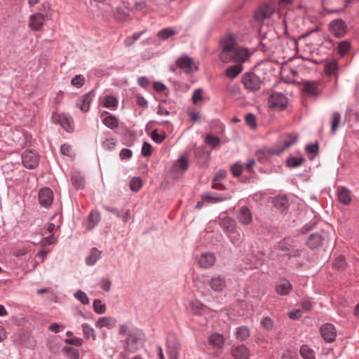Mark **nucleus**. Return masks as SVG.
<instances>
[{"label":"nucleus","instance_id":"nucleus-1","mask_svg":"<svg viewBox=\"0 0 359 359\" xmlns=\"http://www.w3.org/2000/svg\"><path fill=\"white\" fill-rule=\"evenodd\" d=\"M249 55V51L246 48L237 46L233 42H228L224 44L219 57L224 63L233 60L241 64L247 60Z\"/></svg>","mask_w":359,"mask_h":359},{"label":"nucleus","instance_id":"nucleus-54","mask_svg":"<svg viewBox=\"0 0 359 359\" xmlns=\"http://www.w3.org/2000/svg\"><path fill=\"white\" fill-rule=\"evenodd\" d=\"M243 167L240 163H236L231 166V172L234 177H239L243 171Z\"/></svg>","mask_w":359,"mask_h":359},{"label":"nucleus","instance_id":"nucleus-6","mask_svg":"<svg viewBox=\"0 0 359 359\" xmlns=\"http://www.w3.org/2000/svg\"><path fill=\"white\" fill-rule=\"evenodd\" d=\"M287 104V99L282 93H273L269 97V105L271 108L284 109Z\"/></svg>","mask_w":359,"mask_h":359},{"label":"nucleus","instance_id":"nucleus-5","mask_svg":"<svg viewBox=\"0 0 359 359\" xmlns=\"http://www.w3.org/2000/svg\"><path fill=\"white\" fill-rule=\"evenodd\" d=\"M218 224L226 235L236 233V229H238L236 222L230 217L219 216L218 218Z\"/></svg>","mask_w":359,"mask_h":359},{"label":"nucleus","instance_id":"nucleus-2","mask_svg":"<svg viewBox=\"0 0 359 359\" xmlns=\"http://www.w3.org/2000/svg\"><path fill=\"white\" fill-rule=\"evenodd\" d=\"M142 336V332L140 330L135 329L128 331V337L125 341V349L131 353L137 351V344L141 340Z\"/></svg>","mask_w":359,"mask_h":359},{"label":"nucleus","instance_id":"nucleus-21","mask_svg":"<svg viewBox=\"0 0 359 359\" xmlns=\"http://www.w3.org/2000/svg\"><path fill=\"white\" fill-rule=\"evenodd\" d=\"M324 238L320 233H312L309 237L306 245L311 249L315 250L322 245Z\"/></svg>","mask_w":359,"mask_h":359},{"label":"nucleus","instance_id":"nucleus-12","mask_svg":"<svg viewBox=\"0 0 359 359\" xmlns=\"http://www.w3.org/2000/svg\"><path fill=\"white\" fill-rule=\"evenodd\" d=\"M236 217L240 224L248 225L252 220V212L247 206H242L238 209Z\"/></svg>","mask_w":359,"mask_h":359},{"label":"nucleus","instance_id":"nucleus-60","mask_svg":"<svg viewBox=\"0 0 359 359\" xmlns=\"http://www.w3.org/2000/svg\"><path fill=\"white\" fill-rule=\"evenodd\" d=\"M100 285L103 290L108 292L110 290L111 281L109 278H102Z\"/></svg>","mask_w":359,"mask_h":359},{"label":"nucleus","instance_id":"nucleus-45","mask_svg":"<svg viewBox=\"0 0 359 359\" xmlns=\"http://www.w3.org/2000/svg\"><path fill=\"white\" fill-rule=\"evenodd\" d=\"M93 309L97 313L102 314L106 311V306L102 303L101 300L96 299L93 302Z\"/></svg>","mask_w":359,"mask_h":359},{"label":"nucleus","instance_id":"nucleus-29","mask_svg":"<svg viewBox=\"0 0 359 359\" xmlns=\"http://www.w3.org/2000/svg\"><path fill=\"white\" fill-rule=\"evenodd\" d=\"M235 335L238 340L243 341L249 337L250 330L248 327L243 325L236 328Z\"/></svg>","mask_w":359,"mask_h":359},{"label":"nucleus","instance_id":"nucleus-15","mask_svg":"<svg viewBox=\"0 0 359 359\" xmlns=\"http://www.w3.org/2000/svg\"><path fill=\"white\" fill-rule=\"evenodd\" d=\"M273 13V8L268 4L262 5L255 13V19L257 21L262 22L271 17Z\"/></svg>","mask_w":359,"mask_h":359},{"label":"nucleus","instance_id":"nucleus-22","mask_svg":"<svg viewBox=\"0 0 359 359\" xmlns=\"http://www.w3.org/2000/svg\"><path fill=\"white\" fill-rule=\"evenodd\" d=\"M273 205L280 212L285 211L289 205L288 200L285 196H278L273 199Z\"/></svg>","mask_w":359,"mask_h":359},{"label":"nucleus","instance_id":"nucleus-17","mask_svg":"<svg viewBox=\"0 0 359 359\" xmlns=\"http://www.w3.org/2000/svg\"><path fill=\"white\" fill-rule=\"evenodd\" d=\"M95 91L93 90H90L83 96L81 97V99L78 101L76 105L80 108L82 111L86 112L89 110L90 104L94 96Z\"/></svg>","mask_w":359,"mask_h":359},{"label":"nucleus","instance_id":"nucleus-10","mask_svg":"<svg viewBox=\"0 0 359 359\" xmlns=\"http://www.w3.org/2000/svg\"><path fill=\"white\" fill-rule=\"evenodd\" d=\"M23 165L28 169H33L39 165V157L36 152L29 150L22 154Z\"/></svg>","mask_w":359,"mask_h":359},{"label":"nucleus","instance_id":"nucleus-48","mask_svg":"<svg viewBox=\"0 0 359 359\" xmlns=\"http://www.w3.org/2000/svg\"><path fill=\"white\" fill-rule=\"evenodd\" d=\"M85 78L83 75H76L72 79L71 83L74 86H76V88H80L83 86L85 83Z\"/></svg>","mask_w":359,"mask_h":359},{"label":"nucleus","instance_id":"nucleus-46","mask_svg":"<svg viewBox=\"0 0 359 359\" xmlns=\"http://www.w3.org/2000/svg\"><path fill=\"white\" fill-rule=\"evenodd\" d=\"M350 43L347 41H342L339 43L338 53L341 55H344L350 49Z\"/></svg>","mask_w":359,"mask_h":359},{"label":"nucleus","instance_id":"nucleus-40","mask_svg":"<svg viewBox=\"0 0 359 359\" xmlns=\"http://www.w3.org/2000/svg\"><path fill=\"white\" fill-rule=\"evenodd\" d=\"M100 221V215L96 212H91L88 216V228L93 229Z\"/></svg>","mask_w":359,"mask_h":359},{"label":"nucleus","instance_id":"nucleus-27","mask_svg":"<svg viewBox=\"0 0 359 359\" xmlns=\"http://www.w3.org/2000/svg\"><path fill=\"white\" fill-rule=\"evenodd\" d=\"M101 253L102 251L98 250L96 248H93L90 255L86 258V264L88 266H93L100 259Z\"/></svg>","mask_w":359,"mask_h":359},{"label":"nucleus","instance_id":"nucleus-38","mask_svg":"<svg viewBox=\"0 0 359 359\" xmlns=\"http://www.w3.org/2000/svg\"><path fill=\"white\" fill-rule=\"evenodd\" d=\"M300 354L304 359H314V353L313 350L309 348L307 346L304 345L300 348Z\"/></svg>","mask_w":359,"mask_h":359},{"label":"nucleus","instance_id":"nucleus-37","mask_svg":"<svg viewBox=\"0 0 359 359\" xmlns=\"http://www.w3.org/2000/svg\"><path fill=\"white\" fill-rule=\"evenodd\" d=\"M204 201H208L209 203H217L224 201L227 198V197H223L221 195L216 194L215 196H212L210 194H204L203 196Z\"/></svg>","mask_w":359,"mask_h":359},{"label":"nucleus","instance_id":"nucleus-52","mask_svg":"<svg viewBox=\"0 0 359 359\" xmlns=\"http://www.w3.org/2000/svg\"><path fill=\"white\" fill-rule=\"evenodd\" d=\"M205 142L211 145L212 147H216L220 144V140L218 137L208 135L205 138Z\"/></svg>","mask_w":359,"mask_h":359},{"label":"nucleus","instance_id":"nucleus-34","mask_svg":"<svg viewBox=\"0 0 359 359\" xmlns=\"http://www.w3.org/2000/svg\"><path fill=\"white\" fill-rule=\"evenodd\" d=\"M177 34V32L175 29L167 27L161 29L158 32L157 36L160 37L161 39L165 40L168 39L169 37L174 36Z\"/></svg>","mask_w":359,"mask_h":359},{"label":"nucleus","instance_id":"nucleus-64","mask_svg":"<svg viewBox=\"0 0 359 359\" xmlns=\"http://www.w3.org/2000/svg\"><path fill=\"white\" fill-rule=\"evenodd\" d=\"M132 151L130 149H123L121 151H120V158L121 159H128V158H130L131 156H132Z\"/></svg>","mask_w":359,"mask_h":359},{"label":"nucleus","instance_id":"nucleus-16","mask_svg":"<svg viewBox=\"0 0 359 359\" xmlns=\"http://www.w3.org/2000/svg\"><path fill=\"white\" fill-rule=\"evenodd\" d=\"M231 353L235 359H248L250 351L243 344L234 345L231 348Z\"/></svg>","mask_w":359,"mask_h":359},{"label":"nucleus","instance_id":"nucleus-59","mask_svg":"<svg viewBox=\"0 0 359 359\" xmlns=\"http://www.w3.org/2000/svg\"><path fill=\"white\" fill-rule=\"evenodd\" d=\"M203 100V90L201 88L196 89L192 95V101L196 104Z\"/></svg>","mask_w":359,"mask_h":359},{"label":"nucleus","instance_id":"nucleus-14","mask_svg":"<svg viewBox=\"0 0 359 359\" xmlns=\"http://www.w3.org/2000/svg\"><path fill=\"white\" fill-rule=\"evenodd\" d=\"M167 348L170 359H177L180 344L174 336H170L167 339Z\"/></svg>","mask_w":359,"mask_h":359},{"label":"nucleus","instance_id":"nucleus-56","mask_svg":"<svg viewBox=\"0 0 359 359\" xmlns=\"http://www.w3.org/2000/svg\"><path fill=\"white\" fill-rule=\"evenodd\" d=\"M262 327L266 330H271L273 327V322L269 317H265L261 322Z\"/></svg>","mask_w":359,"mask_h":359},{"label":"nucleus","instance_id":"nucleus-41","mask_svg":"<svg viewBox=\"0 0 359 359\" xmlns=\"http://www.w3.org/2000/svg\"><path fill=\"white\" fill-rule=\"evenodd\" d=\"M83 332L86 339H89L90 337H92L93 340H95L96 336L95 334V330L93 328L90 327L89 325L84 323L82 325Z\"/></svg>","mask_w":359,"mask_h":359},{"label":"nucleus","instance_id":"nucleus-9","mask_svg":"<svg viewBox=\"0 0 359 359\" xmlns=\"http://www.w3.org/2000/svg\"><path fill=\"white\" fill-rule=\"evenodd\" d=\"M204 283L208 285L215 292H221L226 287V280L222 276H216L204 280Z\"/></svg>","mask_w":359,"mask_h":359},{"label":"nucleus","instance_id":"nucleus-24","mask_svg":"<svg viewBox=\"0 0 359 359\" xmlns=\"http://www.w3.org/2000/svg\"><path fill=\"white\" fill-rule=\"evenodd\" d=\"M116 320L112 317H102L95 323L97 327L102 328L106 327L111 329L116 326Z\"/></svg>","mask_w":359,"mask_h":359},{"label":"nucleus","instance_id":"nucleus-11","mask_svg":"<svg viewBox=\"0 0 359 359\" xmlns=\"http://www.w3.org/2000/svg\"><path fill=\"white\" fill-rule=\"evenodd\" d=\"M322 337L326 342H333L337 337V331L334 326L331 323H325L320 329Z\"/></svg>","mask_w":359,"mask_h":359},{"label":"nucleus","instance_id":"nucleus-28","mask_svg":"<svg viewBox=\"0 0 359 359\" xmlns=\"http://www.w3.org/2000/svg\"><path fill=\"white\" fill-rule=\"evenodd\" d=\"M72 185L76 189H83L85 186L84 177L79 172H74L71 177Z\"/></svg>","mask_w":359,"mask_h":359},{"label":"nucleus","instance_id":"nucleus-32","mask_svg":"<svg viewBox=\"0 0 359 359\" xmlns=\"http://www.w3.org/2000/svg\"><path fill=\"white\" fill-rule=\"evenodd\" d=\"M339 201L344 204L348 205L351 201L350 191L345 188H341L338 192Z\"/></svg>","mask_w":359,"mask_h":359},{"label":"nucleus","instance_id":"nucleus-8","mask_svg":"<svg viewBox=\"0 0 359 359\" xmlns=\"http://www.w3.org/2000/svg\"><path fill=\"white\" fill-rule=\"evenodd\" d=\"M176 65L187 74H190L198 70V67L196 65L194 60L187 55L182 56L177 59Z\"/></svg>","mask_w":359,"mask_h":359},{"label":"nucleus","instance_id":"nucleus-25","mask_svg":"<svg viewBox=\"0 0 359 359\" xmlns=\"http://www.w3.org/2000/svg\"><path fill=\"white\" fill-rule=\"evenodd\" d=\"M209 344L214 348H222L224 344V339L222 334L214 333L208 338Z\"/></svg>","mask_w":359,"mask_h":359},{"label":"nucleus","instance_id":"nucleus-35","mask_svg":"<svg viewBox=\"0 0 359 359\" xmlns=\"http://www.w3.org/2000/svg\"><path fill=\"white\" fill-rule=\"evenodd\" d=\"M304 162H305V158L303 157L296 158L290 156L287 159V165L289 168H296L300 166Z\"/></svg>","mask_w":359,"mask_h":359},{"label":"nucleus","instance_id":"nucleus-62","mask_svg":"<svg viewBox=\"0 0 359 359\" xmlns=\"http://www.w3.org/2000/svg\"><path fill=\"white\" fill-rule=\"evenodd\" d=\"M115 15H116V18L118 20L123 21V20H125L127 18L128 14L127 13H126L125 11H123V9L118 8Z\"/></svg>","mask_w":359,"mask_h":359},{"label":"nucleus","instance_id":"nucleus-4","mask_svg":"<svg viewBox=\"0 0 359 359\" xmlns=\"http://www.w3.org/2000/svg\"><path fill=\"white\" fill-rule=\"evenodd\" d=\"M242 83L245 88L252 92L259 90L262 86L261 80L254 72L243 74Z\"/></svg>","mask_w":359,"mask_h":359},{"label":"nucleus","instance_id":"nucleus-31","mask_svg":"<svg viewBox=\"0 0 359 359\" xmlns=\"http://www.w3.org/2000/svg\"><path fill=\"white\" fill-rule=\"evenodd\" d=\"M103 123L109 128L114 130L118 126V119L113 115L109 114L102 121Z\"/></svg>","mask_w":359,"mask_h":359},{"label":"nucleus","instance_id":"nucleus-58","mask_svg":"<svg viewBox=\"0 0 359 359\" xmlns=\"http://www.w3.org/2000/svg\"><path fill=\"white\" fill-rule=\"evenodd\" d=\"M337 69V64L336 62H331L326 65L325 72L327 74L332 75Z\"/></svg>","mask_w":359,"mask_h":359},{"label":"nucleus","instance_id":"nucleus-43","mask_svg":"<svg viewBox=\"0 0 359 359\" xmlns=\"http://www.w3.org/2000/svg\"><path fill=\"white\" fill-rule=\"evenodd\" d=\"M62 351L68 355L69 359H79V358L78 349L66 346L62 348Z\"/></svg>","mask_w":359,"mask_h":359},{"label":"nucleus","instance_id":"nucleus-30","mask_svg":"<svg viewBox=\"0 0 359 359\" xmlns=\"http://www.w3.org/2000/svg\"><path fill=\"white\" fill-rule=\"evenodd\" d=\"M242 70L243 67L241 64H237L227 68L226 70V75L231 79H234L242 72Z\"/></svg>","mask_w":359,"mask_h":359},{"label":"nucleus","instance_id":"nucleus-47","mask_svg":"<svg viewBox=\"0 0 359 359\" xmlns=\"http://www.w3.org/2000/svg\"><path fill=\"white\" fill-rule=\"evenodd\" d=\"M142 182L140 177H134L130 181V188L133 191H137L142 187Z\"/></svg>","mask_w":359,"mask_h":359},{"label":"nucleus","instance_id":"nucleus-13","mask_svg":"<svg viewBox=\"0 0 359 359\" xmlns=\"http://www.w3.org/2000/svg\"><path fill=\"white\" fill-rule=\"evenodd\" d=\"M53 200V193L49 188H43L39 193V201L41 206L48 208Z\"/></svg>","mask_w":359,"mask_h":359},{"label":"nucleus","instance_id":"nucleus-42","mask_svg":"<svg viewBox=\"0 0 359 359\" xmlns=\"http://www.w3.org/2000/svg\"><path fill=\"white\" fill-rule=\"evenodd\" d=\"M189 167V162L188 160L184 157L181 156L177 163L173 165V168L176 169L177 168H180L182 172H184L186 170H187Z\"/></svg>","mask_w":359,"mask_h":359},{"label":"nucleus","instance_id":"nucleus-26","mask_svg":"<svg viewBox=\"0 0 359 359\" xmlns=\"http://www.w3.org/2000/svg\"><path fill=\"white\" fill-rule=\"evenodd\" d=\"M303 90L309 95H317L319 89L316 83L313 81H305L303 84Z\"/></svg>","mask_w":359,"mask_h":359},{"label":"nucleus","instance_id":"nucleus-53","mask_svg":"<svg viewBox=\"0 0 359 359\" xmlns=\"http://www.w3.org/2000/svg\"><path fill=\"white\" fill-rule=\"evenodd\" d=\"M74 297L83 304H89V299L86 294L80 290L75 292Z\"/></svg>","mask_w":359,"mask_h":359},{"label":"nucleus","instance_id":"nucleus-57","mask_svg":"<svg viewBox=\"0 0 359 359\" xmlns=\"http://www.w3.org/2000/svg\"><path fill=\"white\" fill-rule=\"evenodd\" d=\"M152 153V147L151 145L148 143L147 142H144L143 143L142 147V154L144 157H147L151 155Z\"/></svg>","mask_w":359,"mask_h":359},{"label":"nucleus","instance_id":"nucleus-55","mask_svg":"<svg viewBox=\"0 0 359 359\" xmlns=\"http://www.w3.org/2000/svg\"><path fill=\"white\" fill-rule=\"evenodd\" d=\"M151 137L154 142L161 143L165 139L166 135L165 133L158 134L157 130H154L152 131Z\"/></svg>","mask_w":359,"mask_h":359},{"label":"nucleus","instance_id":"nucleus-36","mask_svg":"<svg viewBox=\"0 0 359 359\" xmlns=\"http://www.w3.org/2000/svg\"><path fill=\"white\" fill-rule=\"evenodd\" d=\"M190 311L196 315H201L205 307L198 302H191L189 304Z\"/></svg>","mask_w":359,"mask_h":359},{"label":"nucleus","instance_id":"nucleus-63","mask_svg":"<svg viewBox=\"0 0 359 359\" xmlns=\"http://www.w3.org/2000/svg\"><path fill=\"white\" fill-rule=\"evenodd\" d=\"M65 342L68 344L80 346L82 344V339L80 338L66 339Z\"/></svg>","mask_w":359,"mask_h":359},{"label":"nucleus","instance_id":"nucleus-49","mask_svg":"<svg viewBox=\"0 0 359 359\" xmlns=\"http://www.w3.org/2000/svg\"><path fill=\"white\" fill-rule=\"evenodd\" d=\"M318 142H316L315 144H307L305 147V150L307 153L313 154L312 157L310 158L311 160H312L315 156L318 153Z\"/></svg>","mask_w":359,"mask_h":359},{"label":"nucleus","instance_id":"nucleus-3","mask_svg":"<svg viewBox=\"0 0 359 359\" xmlns=\"http://www.w3.org/2000/svg\"><path fill=\"white\" fill-rule=\"evenodd\" d=\"M298 134H285L281 137L280 142L283 143V147L278 149H268L267 154L269 155H279L284 151L287 149L292 145L295 144L298 139Z\"/></svg>","mask_w":359,"mask_h":359},{"label":"nucleus","instance_id":"nucleus-23","mask_svg":"<svg viewBox=\"0 0 359 359\" xmlns=\"http://www.w3.org/2000/svg\"><path fill=\"white\" fill-rule=\"evenodd\" d=\"M292 287L290 282L286 279L280 280L277 283L276 292L280 295L287 294Z\"/></svg>","mask_w":359,"mask_h":359},{"label":"nucleus","instance_id":"nucleus-7","mask_svg":"<svg viewBox=\"0 0 359 359\" xmlns=\"http://www.w3.org/2000/svg\"><path fill=\"white\" fill-rule=\"evenodd\" d=\"M329 29L334 36L342 37L347 32V26L343 20L336 19L330 23Z\"/></svg>","mask_w":359,"mask_h":359},{"label":"nucleus","instance_id":"nucleus-33","mask_svg":"<svg viewBox=\"0 0 359 359\" xmlns=\"http://www.w3.org/2000/svg\"><path fill=\"white\" fill-rule=\"evenodd\" d=\"M196 158L201 161V163L204 164L210 158V153L205 151L201 147H198L194 150Z\"/></svg>","mask_w":359,"mask_h":359},{"label":"nucleus","instance_id":"nucleus-18","mask_svg":"<svg viewBox=\"0 0 359 359\" xmlns=\"http://www.w3.org/2000/svg\"><path fill=\"white\" fill-rule=\"evenodd\" d=\"M44 22L43 15L36 13L30 16L29 27L32 30L39 31L42 27Z\"/></svg>","mask_w":359,"mask_h":359},{"label":"nucleus","instance_id":"nucleus-61","mask_svg":"<svg viewBox=\"0 0 359 359\" xmlns=\"http://www.w3.org/2000/svg\"><path fill=\"white\" fill-rule=\"evenodd\" d=\"M346 262L344 257H339L334 261L333 266L338 269H344L345 267Z\"/></svg>","mask_w":359,"mask_h":359},{"label":"nucleus","instance_id":"nucleus-39","mask_svg":"<svg viewBox=\"0 0 359 359\" xmlns=\"http://www.w3.org/2000/svg\"><path fill=\"white\" fill-rule=\"evenodd\" d=\"M341 120V115L339 112L335 111L332 114V119L331 123V131L333 134L335 133Z\"/></svg>","mask_w":359,"mask_h":359},{"label":"nucleus","instance_id":"nucleus-51","mask_svg":"<svg viewBox=\"0 0 359 359\" xmlns=\"http://www.w3.org/2000/svg\"><path fill=\"white\" fill-rule=\"evenodd\" d=\"M226 236L229 237V240L233 245H239L241 242L242 236L238 232L237 229H236V233L227 234Z\"/></svg>","mask_w":359,"mask_h":359},{"label":"nucleus","instance_id":"nucleus-44","mask_svg":"<svg viewBox=\"0 0 359 359\" xmlns=\"http://www.w3.org/2000/svg\"><path fill=\"white\" fill-rule=\"evenodd\" d=\"M118 104L117 99L112 95H107L103 100V104L105 107H114Z\"/></svg>","mask_w":359,"mask_h":359},{"label":"nucleus","instance_id":"nucleus-19","mask_svg":"<svg viewBox=\"0 0 359 359\" xmlns=\"http://www.w3.org/2000/svg\"><path fill=\"white\" fill-rule=\"evenodd\" d=\"M215 256L210 252L203 253L198 259V264L201 267L208 269L212 266L215 262Z\"/></svg>","mask_w":359,"mask_h":359},{"label":"nucleus","instance_id":"nucleus-20","mask_svg":"<svg viewBox=\"0 0 359 359\" xmlns=\"http://www.w3.org/2000/svg\"><path fill=\"white\" fill-rule=\"evenodd\" d=\"M56 121L67 132L73 131V121L69 116L59 114L57 116Z\"/></svg>","mask_w":359,"mask_h":359},{"label":"nucleus","instance_id":"nucleus-50","mask_svg":"<svg viewBox=\"0 0 359 359\" xmlns=\"http://www.w3.org/2000/svg\"><path fill=\"white\" fill-rule=\"evenodd\" d=\"M246 123L252 129H255L257 128L256 118L255 116L249 113L247 114L245 116Z\"/></svg>","mask_w":359,"mask_h":359}]
</instances>
